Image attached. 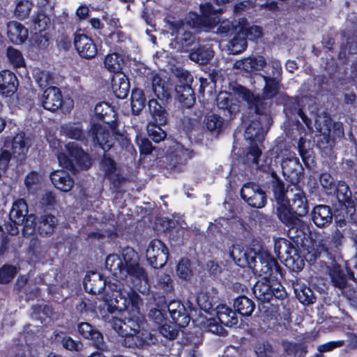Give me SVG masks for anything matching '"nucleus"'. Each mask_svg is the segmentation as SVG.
<instances>
[{
    "label": "nucleus",
    "mask_w": 357,
    "mask_h": 357,
    "mask_svg": "<svg viewBox=\"0 0 357 357\" xmlns=\"http://www.w3.org/2000/svg\"><path fill=\"white\" fill-rule=\"evenodd\" d=\"M112 291V297L105 295L103 301L107 305L108 311L114 312L126 311L128 316L124 315V319L113 318L112 328L121 336L128 340V346L137 345L139 328L143 317L141 313L142 300L139 294L131 287H124L120 283H112L109 285Z\"/></svg>",
    "instance_id": "f257e3e1"
},
{
    "label": "nucleus",
    "mask_w": 357,
    "mask_h": 357,
    "mask_svg": "<svg viewBox=\"0 0 357 357\" xmlns=\"http://www.w3.org/2000/svg\"><path fill=\"white\" fill-rule=\"evenodd\" d=\"M106 268L116 278L114 282L110 281L108 284V290L105 295L112 297V291L109 285L112 283H120L124 286L120 280L126 279L128 275L132 278V283L135 287H140L139 284L147 282V276L144 269L137 263V256L133 249L127 248L122 251L121 257L117 255L107 256L105 261Z\"/></svg>",
    "instance_id": "f03ea898"
},
{
    "label": "nucleus",
    "mask_w": 357,
    "mask_h": 357,
    "mask_svg": "<svg viewBox=\"0 0 357 357\" xmlns=\"http://www.w3.org/2000/svg\"><path fill=\"white\" fill-rule=\"evenodd\" d=\"M272 190L278 204L276 213L279 220L289 227L288 235L291 238H305L310 232L309 226L300 220L290 207L288 200L284 197V183L275 178L272 183Z\"/></svg>",
    "instance_id": "7ed1b4c3"
},
{
    "label": "nucleus",
    "mask_w": 357,
    "mask_h": 357,
    "mask_svg": "<svg viewBox=\"0 0 357 357\" xmlns=\"http://www.w3.org/2000/svg\"><path fill=\"white\" fill-rule=\"evenodd\" d=\"M217 318L201 316L197 319V324L204 330L213 334L225 335L227 332L223 325L232 326L238 324V316L235 311L226 305L222 304L216 307Z\"/></svg>",
    "instance_id": "20e7f679"
},
{
    "label": "nucleus",
    "mask_w": 357,
    "mask_h": 357,
    "mask_svg": "<svg viewBox=\"0 0 357 357\" xmlns=\"http://www.w3.org/2000/svg\"><path fill=\"white\" fill-rule=\"evenodd\" d=\"M9 216L10 220L14 224V225H10V228L6 227V229L10 234L15 235L18 234L19 229L17 225H21L24 223L23 234L25 236H30L35 231V229L32 228L35 217L33 215H28L27 204L23 199H19L13 203Z\"/></svg>",
    "instance_id": "39448f33"
},
{
    "label": "nucleus",
    "mask_w": 357,
    "mask_h": 357,
    "mask_svg": "<svg viewBox=\"0 0 357 357\" xmlns=\"http://www.w3.org/2000/svg\"><path fill=\"white\" fill-rule=\"evenodd\" d=\"M265 86L263 89L261 98L255 96L245 88L239 86L235 90V94L238 98L245 100L249 105L255 107L256 112H260V107L263 105V100H271L275 97L280 89V80H264Z\"/></svg>",
    "instance_id": "423d86ee"
},
{
    "label": "nucleus",
    "mask_w": 357,
    "mask_h": 357,
    "mask_svg": "<svg viewBox=\"0 0 357 357\" xmlns=\"http://www.w3.org/2000/svg\"><path fill=\"white\" fill-rule=\"evenodd\" d=\"M66 153H60L57 155L59 163L66 169L89 168L91 160L76 143L70 142L66 145Z\"/></svg>",
    "instance_id": "0eeeda50"
},
{
    "label": "nucleus",
    "mask_w": 357,
    "mask_h": 357,
    "mask_svg": "<svg viewBox=\"0 0 357 357\" xmlns=\"http://www.w3.org/2000/svg\"><path fill=\"white\" fill-rule=\"evenodd\" d=\"M203 27L202 18L195 13H190L186 23L175 22L169 24L172 35L179 37L183 46L188 47L195 41V36L188 31L189 28L197 29Z\"/></svg>",
    "instance_id": "6e6552de"
},
{
    "label": "nucleus",
    "mask_w": 357,
    "mask_h": 357,
    "mask_svg": "<svg viewBox=\"0 0 357 357\" xmlns=\"http://www.w3.org/2000/svg\"><path fill=\"white\" fill-rule=\"evenodd\" d=\"M200 9L202 14V24L206 31L216 28V33H225L234 27V25L228 20L220 22V19L217 14L219 10L213 9L210 3L201 5Z\"/></svg>",
    "instance_id": "1a4fd4ad"
},
{
    "label": "nucleus",
    "mask_w": 357,
    "mask_h": 357,
    "mask_svg": "<svg viewBox=\"0 0 357 357\" xmlns=\"http://www.w3.org/2000/svg\"><path fill=\"white\" fill-rule=\"evenodd\" d=\"M253 273L265 278H271L273 271H279V266L276 259L265 250H260L252 265Z\"/></svg>",
    "instance_id": "9d476101"
},
{
    "label": "nucleus",
    "mask_w": 357,
    "mask_h": 357,
    "mask_svg": "<svg viewBox=\"0 0 357 357\" xmlns=\"http://www.w3.org/2000/svg\"><path fill=\"white\" fill-rule=\"evenodd\" d=\"M284 197L288 200L290 207L296 215L302 217L307 213V201L300 188L296 185L287 188L284 185Z\"/></svg>",
    "instance_id": "9b49d317"
},
{
    "label": "nucleus",
    "mask_w": 357,
    "mask_h": 357,
    "mask_svg": "<svg viewBox=\"0 0 357 357\" xmlns=\"http://www.w3.org/2000/svg\"><path fill=\"white\" fill-rule=\"evenodd\" d=\"M242 199L250 206L261 208L266 204L265 192L255 183L244 184L241 190Z\"/></svg>",
    "instance_id": "f8f14e48"
},
{
    "label": "nucleus",
    "mask_w": 357,
    "mask_h": 357,
    "mask_svg": "<svg viewBox=\"0 0 357 357\" xmlns=\"http://www.w3.org/2000/svg\"><path fill=\"white\" fill-rule=\"evenodd\" d=\"M168 249L160 240H152L147 248L146 256L150 264L155 268H160L167 263Z\"/></svg>",
    "instance_id": "ddd939ff"
},
{
    "label": "nucleus",
    "mask_w": 357,
    "mask_h": 357,
    "mask_svg": "<svg viewBox=\"0 0 357 357\" xmlns=\"http://www.w3.org/2000/svg\"><path fill=\"white\" fill-rule=\"evenodd\" d=\"M30 146V138L26 137L23 132L17 134L11 142H7L5 144V148L9 149L13 157L19 160L25 158Z\"/></svg>",
    "instance_id": "4468645a"
},
{
    "label": "nucleus",
    "mask_w": 357,
    "mask_h": 357,
    "mask_svg": "<svg viewBox=\"0 0 357 357\" xmlns=\"http://www.w3.org/2000/svg\"><path fill=\"white\" fill-rule=\"evenodd\" d=\"M229 255L234 261L241 267H249L252 269L257 258V252L252 249L243 250L238 245H234L229 250Z\"/></svg>",
    "instance_id": "2eb2a0df"
},
{
    "label": "nucleus",
    "mask_w": 357,
    "mask_h": 357,
    "mask_svg": "<svg viewBox=\"0 0 357 357\" xmlns=\"http://www.w3.org/2000/svg\"><path fill=\"white\" fill-rule=\"evenodd\" d=\"M270 125V119L267 115L259 117V120L253 121L245 130V138L254 142H261L264 139L265 131Z\"/></svg>",
    "instance_id": "dca6fc26"
},
{
    "label": "nucleus",
    "mask_w": 357,
    "mask_h": 357,
    "mask_svg": "<svg viewBox=\"0 0 357 357\" xmlns=\"http://www.w3.org/2000/svg\"><path fill=\"white\" fill-rule=\"evenodd\" d=\"M93 142H97L104 151L110 149L114 142V135L105 128L93 125L89 132Z\"/></svg>",
    "instance_id": "f3484780"
},
{
    "label": "nucleus",
    "mask_w": 357,
    "mask_h": 357,
    "mask_svg": "<svg viewBox=\"0 0 357 357\" xmlns=\"http://www.w3.org/2000/svg\"><path fill=\"white\" fill-rule=\"evenodd\" d=\"M74 43L77 52L83 58L91 59L97 54L96 45L86 35L77 34L75 37Z\"/></svg>",
    "instance_id": "a211bd4d"
},
{
    "label": "nucleus",
    "mask_w": 357,
    "mask_h": 357,
    "mask_svg": "<svg viewBox=\"0 0 357 357\" xmlns=\"http://www.w3.org/2000/svg\"><path fill=\"white\" fill-rule=\"evenodd\" d=\"M151 91L153 97L160 100L163 104L171 98V87L168 82L158 75L151 79Z\"/></svg>",
    "instance_id": "6ab92c4d"
},
{
    "label": "nucleus",
    "mask_w": 357,
    "mask_h": 357,
    "mask_svg": "<svg viewBox=\"0 0 357 357\" xmlns=\"http://www.w3.org/2000/svg\"><path fill=\"white\" fill-rule=\"evenodd\" d=\"M63 97L60 90L54 86L45 89L42 96V105L44 109L55 111L61 107Z\"/></svg>",
    "instance_id": "aec40b11"
},
{
    "label": "nucleus",
    "mask_w": 357,
    "mask_h": 357,
    "mask_svg": "<svg viewBox=\"0 0 357 357\" xmlns=\"http://www.w3.org/2000/svg\"><path fill=\"white\" fill-rule=\"evenodd\" d=\"M266 65V59L261 55L250 56L234 63L236 69L242 70L246 73L261 70Z\"/></svg>",
    "instance_id": "412c9836"
},
{
    "label": "nucleus",
    "mask_w": 357,
    "mask_h": 357,
    "mask_svg": "<svg viewBox=\"0 0 357 357\" xmlns=\"http://www.w3.org/2000/svg\"><path fill=\"white\" fill-rule=\"evenodd\" d=\"M50 179L54 186L58 190L68 192L74 186V180L66 170H56L51 173Z\"/></svg>",
    "instance_id": "4be33fe9"
},
{
    "label": "nucleus",
    "mask_w": 357,
    "mask_h": 357,
    "mask_svg": "<svg viewBox=\"0 0 357 357\" xmlns=\"http://www.w3.org/2000/svg\"><path fill=\"white\" fill-rule=\"evenodd\" d=\"M17 79L15 75L10 70L0 72V94L9 97L17 90Z\"/></svg>",
    "instance_id": "5701e85b"
},
{
    "label": "nucleus",
    "mask_w": 357,
    "mask_h": 357,
    "mask_svg": "<svg viewBox=\"0 0 357 357\" xmlns=\"http://www.w3.org/2000/svg\"><path fill=\"white\" fill-rule=\"evenodd\" d=\"M7 36L12 43L20 45L27 39L29 32L21 23L12 21L7 24Z\"/></svg>",
    "instance_id": "b1692460"
},
{
    "label": "nucleus",
    "mask_w": 357,
    "mask_h": 357,
    "mask_svg": "<svg viewBox=\"0 0 357 357\" xmlns=\"http://www.w3.org/2000/svg\"><path fill=\"white\" fill-rule=\"evenodd\" d=\"M58 223L56 218L52 215H41L37 223L32 225V228L35 229L33 233L31 235L35 234L36 232L43 236L51 235L56 228Z\"/></svg>",
    "instance_id": "393cba45"
},
{
    "label": "nucleus",
    "mask_w": 357,
    "mask_h": 357,
    "mask_svg": "<svg viewBox=\"0 0 357 357\" xmlns=\"http://www.w3.org/2000/svg\"><path fill=\"white\" fill-rule=\"evenodd\" d=\"M313 222L319 227L328 226L332 221L333 215L329 206L318 205L312 211Z\"/></svg>",
    "instance_id": "a878e982"
},
{
    "label": "nucleus",
    "mask_w": 357,
    "mask_h": 357,
    "mask_svg": "<svg viewBox=\"0 0 357 357\" xmlns=\"http://www.w3.org/2000/svg\"><path fill=\"white\" fill-rule=\"evenodd\" d=\"M253 287V293L255 297L262 301H268L273 297V291L271 287V278L261 277Z\"/></svg>",
    "instance_id": "bb28decb"
},
{
    "label": "nucleus",
    "mask_w": 357,
    "mask_h": 357,
    "mask_svg": "<svg viewBox=\"0 0 357 357\" xmlns=\"http://www.w3.org/2000/svg\"><path fill=\"white\" fill-rule=\"evenodd\" d=\"M130 89L128 77L123 73H115L112 78V90L118 98H125Z\"/></svg>",
    "instance_id": "cd10ccee"
},
{
    "label": "nucleus",
    "mask_w": 357,
    "mask_h": 357,
    "mask_svg": "<svg viewBox=\"0 0 357 357\" xmlns=\"http://www.w3.org/2000/svg\"><path fill=\"white\" fill-rule=\"evenodd\" d=\"M78 331L84 337L91 340L97 348H103L104 344L102 334L91 324L86 322L80 323L78 326Z\"/></svg>",
    "instance_id": "c85d7f7f"
},
{
    "label": "nucleus",
    "mask_w": 357,
    "mask_h": 357,
    "mask_svg": "<svg viewBox=\"0 0 357 357\" xmlns=\"http://www.w3.org/2000/svg\"><path fill=\"white\" fill-rule=\"evenodd\" d=\"M148 106L151 116L155 121L154 123L159 125H165L169 117L166 109L154 98L149 100Z\"/></svg>",
    "instance_id": "c756f323"
},
{
    "label": "nucleus",
    "mask_w": 357,
    "mask_h": 357,
    "mask_svg": "<svg viewBox=\"0 0 357 357\" xmlns=\"http://www.w3.org/2000/svg\"><path fill=\"white\" fill-rule=\"evenodd\" d=\"M337 198L338 201L349 208H357V191L354 193V200L351 199V192L347 185L344 183H339L337 187Z\"/></svg>",
    "instance_id": "7c9ffc66"
},
{
    "label": "nucleus",
    "mask_w": 357,
    "mask_h": 357,
    "mask_svg": "<svg viewBox=\"0 0 357 357\" xmlns=\"http://www.w3.org/2000/svg\"><path fill=\"white\" fill-rule=\"evenodd\" d=\"M264 74H261L264 80H280L281 81V63L277 59H272L266 62L264 68Z\"/></svg>",
    "instance_id": "2f4dec72"
},
{
    "label": "nucleus",
    "mask_w": 357,
    "mask_h": 357,
    "mask_svg": "<svg viewBox=\"0 0 357 357\" xmlns=\"http://www.w3.org/2000/svg\"><path fill=\"white\" fill-rule=\"evenodd\" d=\"M105 281L101 275L96 273L86 278L84 280L85 289L93 294L101 293L105 289Z\"/></svg>",
    "instance_id": "473e14b6"
},
{
    "label": "nucleus",
    "mask_w": 357,
    "mask_h": 357,
    "mask_svg": "<svg viewBox=\"0 0 357 357\" xmlns=\"http://www.w3.org/2000/svg\"><path fill=\"white\" fill-rule=\"evenodd\" d=\"M175 91L178 101L185 107L189 108L195 101L193 90L188 85H176Z\"/></svg>",
    "instance_id": "72a5a7b5"
},
{
    "label": "nucleus",
    "mask_w": 357,
    "mask_h": 357,
    "mask_svg": "<svg viewBox=\"0 0 357 357\" xmlns=\"http://www.w3.org/2000/svg\"><path fill=\"white\" fill-rule=\"evenodd\" d=\"M61 133L70 139L84 141L86 138L82 126L79 123H69L61 128Z\"/></svg>",
    "instance_id": "f704fd0d"
},
{
    "label": "nucleus",
    "mask_w": 357,
    "mask_h": 357,
    "mask_svg": "<svg viewBox=\"0 0 357 357\" xmlns=\"http://www.w3.org/2000/svg\"><path fill=\"white\" fill-rule=\"evenodd\" d=\"M125 64L123 55L117 53L107 54L104 60L105 67L110 72L120 73Z\"/></svg>",
    "instance_id": "c9c22d12"
},
{
    "label": "nucleus",
    "mask_w": 357,
    "mask_h": 357,
    "mask_svg": "<svg viewBox=\"0 0 357 357\" xmlns=\"http://www.w3.org/2000/svg\"><path fill=\"white\" fill-rule=\"evenodd\" d=\"M204 123L206 129L212 133H220L224 126V119L216 114H210L205 116Z\"/></svg>",
    "instance_id": "e433bc0d"
},
{
    "label": "nucleus",
    "mask_w": 357,
    "mask_h": 357,
    "mask_svg": "<svg viewBox=\"0 0 357 357\" xmlns=\"http://www.w3.org/2000/svg\"><path fill=\"white\" fill-rule=\"evenodd\" d=\"M234 306L243 316H250L255 310L253 301L246 296L236 298L234 300Z\"/></svg>",
    "instance_id": "4c0bfd02"
},
{
    "label": "nucleus",
    "mask_w": 357,
    "mask_h": 357,
    "mask_svg": "<svg viewBox=\"0 0 357 357\" xmlns=\"http://www.w3.org/2000/svg\"><path fill=\"white\" fill-rule=\"evenodd\" d=\"M327 270L334 286L339 288L344 287L346 283V277L340 266L333 264L327 268Z\"/></svg>",
    "instance_id": "58836bf2"
},
{
    "label": "nucleus",
    "mask_w": 357,
    "mask_h": 357,
    "mask_svg": "<svg viewBox=\"0 0 357 357\" xmlns=\"http://www.w3.org/2000/svg\"><path fill=\"white\" fill-rule=\"evenodd\" d=\"M243 29L244 26H242L240 32L229 42V50L234 54L242 52L247 47Z\"/></svg>",
    "instance_id": "ea45409f"
},
{
    "label": "nucleus",
    "mask_w": 357,
    "mask_h": 357,
    "mask_svg": "<svg viewBox=\"0 0 357 357\" xmlns=\"http://www.w3.org/2000/svg\"><path fill=\"white\" fill-rule=\"evenodd\" d=\"M216 100L220 109H227L230 113L234 112L238 108V104L233 102L231 95L227 91H221Z\"/></svg>",
    "instance_id": "a19ab883"
},
{
    "label": "nucleus",
    "mask_w": 357,
    "mask_h": 357,
    "mask_svg": "<svg viewBox=\"0 0 357 357\" xmlns=\"http://www.w3.org/2000/svg\"><path fill=\"white\" fill-rule=\"evenodd\" d=\"M172 149V160H174L176 163L183 164L191 158L190 152L180 144H174Z\"/></svg>",
    "instance_id": "79ce46f5"
},
{
    "label": "nucleus",
    "mask_w": 357,
    "mask_h": 357,
    "mask_svg": "<svg viewBox=\"0 0 357 357\" xmlns=\"http://www.w3.org/2000/svg\"><path fill=\"white\" fill-rule=\"evenodd\" d=\"M146 98L142 89H135L132 92L131 107L133 114H137L145 106Z\"/></svg>",
    "instance_id": "37998d69"
},
{
    "label": "nucleus",
    "mask_w": 357,
    "mask_h": 357,
    "mask_svg": "<svg viewBox=\"0 0 357 357\" xmlns=\"http://www.w3.org/2000/svg\"><path fill=\"white\" fill-rule=\"evenodd\" d=\"M312 245L313 249L316 250V251L312 254H310V252L308 253L307 257H309L308 259L310 261L315 259L318 255L328 250L326 240L323 236V234H317L315 238L312 239Z\"/></svg>",
    "instance_id": "c03bdc74"
},
{
    "label": "nucleus",
    "mask_w": 357,
    "mask_h": 357,
    "mask_svg": "<svg viewBox=\"0 0 357 357\" xmlns=\"http://www.w3.org/2000/svg\"><path fill=\"white\" fill-rule=\"evenodd\" d=\"M213 56V52L210 47H201L192 52L190 58L191 60L195 61L201 64L206 63Z\"/></svg>",
    "instance_id": "a18cd8bd"
},
{
    "label": "nucleus",
    "mask_w": 357,
    "mask_h": 357,
    "mask_svg": "<svg viewBox=\"0 0 357 357\" xmlns=\"http://www.w3.org/2000/svg\"><path fill=\"white\" fill-rule=\"evenodd\" d=\"M160 125L150 122L147 125V132L149 136L156 143L165 139L166 132L160 128Z\"/></svg>",
    "instance_id": "49530a36"
},
{
    "label": "nucleus",
    "mask_w": 357,
    "mask_h": 357,
    "mask_svg": "<svg viewBox=\"0 0 357 357\" xmlns=\"http://www.w3.org/2000/svg\"><path fill=\"white\" fill-rule=\"evenodd\" d=\"M215 298L211 296L206 291L200 292L197 298V304L206 312L212 310Z\"/></svg>",
    "instance_id": "de8ad7c7"
},
{
    "label": "nucleus",
    "mask_w": 357,
    "mask_h": 357,
    "mask_svg": "<svg viewBox=\"0 0 357 357\" xmlns=\"http://www.w3.org/2000/svg\"><path fill=\"white\" fill-rule=\"evenodd\" d=\"M33 7V3L29 0H20L17 1L15 13V15L22 19L26 17Z\"/></svg>",
    "instance_id": "09e8293b"
},
{
    "label": "nucleus",
    "mask_w": 357,
    "mask_h": 357,
    "mask_svg": "<svg viewBox=\"0 0 357 357\" xmlns=\"http://www.w3.org/2000/svg\"><path fill=\"white\" fill-rule=\"evenodd\" d=\"M172 72L178 81L176 85L190 86L192 82V77L187 70L180 68H175L172 70Z\"/></svg>",
    "instance_id": "8fccbe9b"
},
{
    "label": "nucleus",
    "mask_w": 357,
    "mask_h": 357,
    "mask_svg": "<svg viewBox=\"0 0 357 357\" xmlns=\"http://www.w3.org/2000/svg\"><path fill=\"white\" fill-rule=\"evenodd\" d=\"M16 273V268L11 265H5L0 269V283L9 282Z\"/></svg>",
    "instance_id": "3c124183"
},
{
    "label": "nucleus",
    "mask_w": 357,
    "mask_h": 357,
    "mask_svg": "<svg viewBox=\"0 0 357 357\" xmlns=\"http://www.w3.org/2000/svg\"><path fill=\"white\" fill-rule=\"evenodd\" d=\"M7 56L9 61L16 67H20L24 63V59L21 52L16 49L8 48Z\"/></svg>",
    "instance_id": "603ef678"
},
{
    "label": "nucleus",
    "mask_w": 357,
    "mask_h": 357,
    "mask_svg": "<svg viewBox=\"0 0 357 357\" xmlns=\"http://www.w3.org/2000/svg\"><path fill=\"white\" fill-rule=\"evenodd\" d=\"M297 297L300 302L304 305L313 303L315 300L312 290L307 287H303L298 291Z\"/></svg>",
    "instance_id": "864d4df0"
},
{
    "label": "nucleus",
    "mask_w": 357,
    "mask_h": 357,
    "mask_svg": "<svg viewBox=\"0 0 357 357\" xmlns=\"http://www.w3.org/2000/svg\"><path fill=\"white\" fill-rule=\"evenodd\" d=\"M178 275L184 280H188L192 274L188 259H182L177 266Z\"/></svg>",
    "instance_id": "5fc2aeb1"
},
{
    "label": "nucleus",
    "mask_w": 357,
    "mask_h": 357,
    "mask_svg": "<svg viewBox=\"0 0 357 357\" xmlns=\"http://www.w3.org/2000/svg\"><path fill=\"white\" fill-rule=\"evenodd\" d=\"M50 24V18L43 13H39L34 21V29L38 32H44Z\"/></svg>",
    "instance_id": "6e6d98bb"
},
{
    "label": "nucleus",
    "mask_w": 357,
    "mask_h": 357,
    "mask_svg": "<svg viewBox=\"0 0 357 357\" xmlns=\"http://www.w3.org/2000/svg\"><path fill=\"white\" fill-rule=\"evenodd\" d=\"M96 308V303L93 298H84L77 305V309L81 313L93 312Z\"/></svg>",
    "instance_id": "4d7b16f0"
},
{
    "label": "nucleus",
    "mask_w": 357,
    "mask_h": 357,
    "mask_svg": "<svg viewBox=\"0 0 357 357\" xmlns=\"http://www.w3.org/2000/svg\"><path fill=\"white\" fill-rule=\"evenodd\" d=\"M255 352L257 357H271L273 350L271 345L265 342H259L255 345Z\"/></svg>",
    "instance_id": "13d9d810"
},
{
    "label": "nucleus",
    "mask_w": 357,
    "mask_h": 357,
    "mask_svg": "<svg viewBox=\"0 0 357 357\" xmlns=\"http://www.w3.org/2000/svg\"><path fill=\"white\" fill-rule=\"evenodd\" d=\"M102 168L105 171V176L107 177H112L113 173L115 171V164L114 160L105 155L102 161Z\"/></svg>",
    "instance_id": "bf43d9fd"
},
{
    "label": "nucleus",
    "mask_w": 357,
    "mask_h": 357,
    "mask_svg": "<svg viewBox=\"0 0 357 357\" xmlns=\"http://www.w3.org/2000/svg\"><path fill=\"white\" fill-rule=\"evenodd\" d=\"M48 45V37L46 33H36L33 38V45L39 48H45Z\"/></svg>",
    "instance_id": "052dcab7"
},
{
    "label": "nucleus",
    "mask_w": 357,
    "mask_h": 357,
    "mask_svg": "<svg viewBox=\"0 0 357 357\" xmlns=\"http://www.w3.org/2000/svg\"><path fill=\"white\" fill-rule=\"evenodd\" d=\"M149 319L153 321L156 327L160 326L164 322L166 321L163 314L160 310L151 309L149 314Z\"/></svg>",
    "instance_id": "680f3d73"
},
{
    "label": "nucleus",
    "mask_w": 357,
    "mask_h": 357,
    "mask_svg": "<svg viewBox=\"0 0 357 357\" xmlns=\"http://www.w3.org/2000/svg\"><path fill=\"white\" fill-rule=\"evenodd\" d=\"M40 180L41 176L38 173L31 172L26 176L25 178V185L26 188L31 190L36 187Z\"/></svg>",
    "instance_id": "e2e57ef3"
},
{
    "label": "nucleus",
    "mask_w": 357,
    "mask_h": 357,
    "mask_svg": "<svg viewBox=\"0 0 357 357\" xmlns=\"http://www.w3.org/2000/svg\"><path fill=\"white\" fill-rule=\"evenodd\" d=\"M160 333L165 337L169 339H174L177 335V331L170 325L164 322L160 326H158Z\"/></svg>",
    "instance_id": "0e129e2a"
},
{
    "label": "nucleus",
    "mask_w": 357,
    "mask_h": 357,
    "mask_svg": "<svg viewBox=\"0 0 357 357\" xmlns=\"http://www.w3.org/2000/svg\"><path fill=\"white\" fill-rule=\"evenodd\" d=\"M62 345L64 348L70 351H80L82 349V344L81 342H75L70 337L63 339Z\"/></svg>",
    "instance_id": "69168bd1"
},
{
    "label": "nucleus",
    "mask_w": 357,
    "mask_h": 357,
    "mask_svg": "<svg viewBox=\"0 0 357 357\" xmlns=\"http://www.w3.org/2000/svg\"><path fill=\"white\" fill-rule=\"evenodd\" d=\"M271 287L273 293V296L278 298H283L285 296L286 293L283 287L277 280L271 278Z\"/></svg>",
    "instance_id": "338daca9"
},
{
    "label": "nucleus",
    "mask_w": 357,
    "mask_h": 357,
    "mask_svg": "<svg viewBox=\"0 0 357 357\" xmlns=\"http://www.w3.org/2000/svg\"><path fill=\"white\" fill-rule=\"evenodd\" d=\"M158 284L166 291H171L172 289V280L167 274H162L160 275Z\"/></svg>",
    "instance_id": "774afa93"
}]
</instances>
